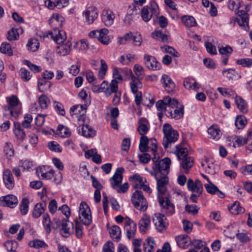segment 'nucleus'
Here are the masks:
<instances>
[{
  "instance_id": "obj_1",
  "label": "nucleus",
  "mask_w": 252,
  "mask_h": 252,
  "mask_svg": "<svg viewBox=\"0 0 252 252\" xmlns=\"http://www.w3.org/2000/svg\"><path fill=\"white\" fill-rule=\"evenodd\" d=\"M154 163L153 169L150 171L152 175L158 177V175L166 176L169 172V167L171 164V160L169 158H165L159 160V156H154L152 158Z\"/></svg>"
},
{
  "instance_id": "obj_2",
  "label": "nucleus",
  "mask_w": 252,
  "mask_h": 252,
  "mask_svg": "<svg viewBox=\"0 0 252 252\" xmlns=\"http://www.w3.org/2000/svg\"><path fill=\"white\" fill-rule=\"evenodd\" d=\"M176 150L174 151H171L176 154L179 160H180V166L184 170V172L188 173V170L192 166L193 158L189 156L188 154V150L186 148H183L182 145L176 146Z\"/></svg>"
},
{
  "instance_id": "obj_3",
  "label": "nucleus",
  "mask_w": 252,
  "mask_h": 252,
  "mask_svg": "<svg viewBox=\"0 0 252 252\" xmlns=\"http://www.w3.org/2000/svg\"><path fill=\"white\" fill-rule=\"evenodd\" d=\"M163 132L164 137L162 144L164 148L168 151H170L172 144L174 143L179 138L178 131L174 129L171 125L165 123L163 126Z\"/></svg>"
},
{
  "instance_id": "obj_4",
  "label": "nucleus",
  "mask_w": 252,
  "mask_h": 252,
  "mask_svg": "<svg viewBox=\"0 0 252 252\" xmlns=\"http://www.w3.org/2000/svg\"><path fill=\"white\" fill-rule=\"evenodd\" d=\"M6 99L7 105L4 106V110L9 112L12 117L17 118L22 110V104L20 100L15 95L7 97Z\"/></svg>"
},
{
  "instance_id": "obj_5",
  "label": "nucleus",
  "mask_w": 252,
  "mask_h": 252,
  "mask_svg": "<svg viewBox=\"0 0 252 252\" xmlns=\"http://www.w3.org/2000/svg\"><path fill=\"white\" fill-rule=\"evenodd\" d=\"M169 107L166 113L167 117L175 120H179L183 117L184 106L179 103L177 99L173 98Z\"/></svg>"
},
{
  "instance_id": "obj_6",
  "label": "nucleus",
  "mask_w": 252,
  "mask_h": 252,
  "mask_svg": "<svg viewBox=\"0 0 252 252\" xmlns=\"http://www.w3.org/2000/svg\"><path fill=\"white\" fill-rule=\"evenodd\" d=\"M131 201L134 207L140 212H145L148 208V202L142 191L138 189L132 193Z\"/></svg>"
},
{
  "instance_id": "obj_7",
  "label": "nucleus",
  "mask_w": 252,
  "mask_h": 252,
  "mask_svg": "<svg viewBox=\"0 0 252 252\" xmlns=\"http://www.w3.org/2000/svg\"><path fill=\"white\" fill-rule=\"evenodd\" d=\"M79 219L80 223L81 222L85 225H89L92 222L91 209L88 204L84 202H82L80 204Z\"/></svg>"
},
{
  "instance_id": "obj_8",
  "label": "nucleus",
  "mask_w": 252,
  "mask_h": 252,
  "mask_svg": "<svg viewBox=\"0 0 252 252\" xmlns=\"http://www.w3.org/2000/svg\"><path fill=\"white\" fill-rule=\"evenodd\" d=\"M159 203L161 207V211L167 216H172L175 213L174 205L171 202L166 195L158 196Z\"/></svg>"
},
{
  "instance_id": "obj_9",
  "label": "nucleus",
  "mask_w": 252,
  "mask_h": 252,
  "mask_svg": "<svg viewBox=\"0 0 252 252\" xmlns=\"http://www.w3.org/2000/svg\"><path fill=\"white\" fill-rule=\"evenodd\" d=\"M109 31L106 28L91 31L89 35L92 38H97V40L104 45H108L111 42V39L108 35Z\"/></svg>"
},
{
  "instance_id": "obj_10",
  "label": "nucleus",
  "mask_w": 252,
  "mask_h": 252,
  "mask_svg": "<svg viewBox=\"0 0 252 252\" xmlns=\"http://www.w3.org/2000/svg\"><path fill=\"white\" fill-rule=\"evenodd\" d=\"M98 16L97 9L94 6L88 7L82 13L84 22L88 25L92 24L97 18Z\"/></svg>"
},
{
  "instance_id": "obj_11",
  "label": "nucleus",
  "mask_w": 252,
  "mask_h": 252,
  "mask_svg": "<svg viewBox=\"0 0 252 252\" xmlns=\"http://www.w3.org/2000/svg\"><path fill=\"white\" fill-rule=\"evenodd\" d=\"M118 81L112 80L111 83L109 85L106 81H103L102 83L98 87V91L99 92H104L107 97L109 96L113 93H116L118 91Z\"/></svg>"
},
{
  "instance_id": "obj_12",
  "label": "nucleus",
  "mask_w": 252,
  "mask_h": 252,
  "mask_svg": "<svg viewBox=\"0 0 252 252\" xmlns=\"http://www.w3.org/2000/svg\"><path fill=\"white\" fill-rule=\"evenodd\" d=\"M44 36L50 37L58 44L63 43L66 39L65 32L57 29H55L53 32L49 31L45 32Z\"/></svg>"
},
{
  "instance_id": "obj_13",
  "label": "nucleus",
  "mask_w": 252,
  "mask_h": 252,
  "mask_svg": "<svg viewBox=\"0 0 252 252\" xmlns=\"http://www.w3.org/2000/svg\"><path fill=\"white\" fill-rule=\"evenodd\" d=\"M153 221L157 229L159 232L165 230L168 224L165 216L160 213L155 214L153 217Z\"/></svg>"
},
{
  "instance_id": "obj_14",
  "label": "nucleus",
  "mask_w": 252,
  "mask_h": 252,
  "mask_svg": "<svg viewBox=\"0 0 252 252\" xmlns=\"http://www.w3.org/2000/svg\"><path fill=\"white\" fill-rule=\"evenodd\" d=\"M155 177L157 182L158 195L163 196L166 195V187L168 183V178L167 175H158V177L155 176Z\"/></svg>"
},
{
  "instance_id": "obj_15",
  "label": "nucleus",
  "mask_w": 252,
  "mask_h": 252,
  "mask_svg": "<svg viewBox=\"0 0 252 252\" xmlns=\"http://www.w3.org/2000/svg\"><path fill=\"white\" fill-rule=\"evenodd\" d=\"M77 127V131L79 134L86 137H94L95 135V131L88 125H85L84 121L79 123Z\"/></svg>"
},
{
  "instance_id": "obj_16",
  "label": "nucleus",
  "mask_w": 252,
  "mask_h": 252,
  "mask_svg": "<svg viewBox=\"0 0 252 252\" xmlns=\"http://www.w3.org/2000/svg\"><path fill=\"white\" fill-rule=\"evenodd\" d=\"M136 229V224L129 218H126L125 220L124 229L128 239H131L135 236Z\"/></svg>"
},
{
  "instance_id": "obj_17",
  "label": "nucleus",
  "mask_w": 252,
  "mask_h": 252,
  "mask_svg": "<svg viewBox=\"0 0 252 252\" xmlns=\"http://www.w3.org/2000/svg\"><path fill=\"white\" fill-rule=\"evenodd\" d=\"M144 60L145 65L149 69L157 70L160 68V63L154 57L146 54L144 56Z\"/></svg>"
},
{
  "instance_id": "obj_18",
  "label": "nucleus",
  "mask_w": 252,
  "mask_h": 252,
  "mask_svg": "<svg viewBox=\"0 0 252 252\" xmlns=\"http://www.w3.org/2000/svg\"><path fill=\"white\" fill-rule=\"evenodd\" d=\"M101 17L104 24L109 27L113 24L115 16L112 10L107 8L102 11Z\"/></svg>"
},
{
  "instance_id": "obj_19",
  "label": "nucleus",
  "mask_w": 252,
  "mask_h": 252,
  "mask_svg": "<svg viewBox=\"0 0 252 252\" xmlns=\"http://www.w3.org/2000/svg\"><path fill=\"white\" fill-rule=\"evenodd\" d=\"M232 141L236 142L237 146L240 147L251 142V144L249 145L247 147L248 150H252V131H250L248 134L247 138H244L241 136H235L232 137Z\"/></svg>"
},
{
  "instance_id": "obj_20",
  "label": "nucleus",
  "mask_w": 252,
  "mask_h": 252,
  "mask_svg": "<svg viewBox=\"0 0 252 252\" xmlns=\"http://www.w3.org/2000/svg\"><path fill=\"white\" fill-rule=\"evenodd\" d=\"M124 171V169L123 167L118 168L114 175L110 178L111 186L113 189H116L122 183L123 179L122 174Z\"/></svg>"
},
{
  "instance_id": "obj_21",
  "label": "nucleus",
  "mask_w": 252,
  "mask_h": 252,
  "mask_svg": "<svg viewBox=\"0 0 252 252\" xmlns=\"http://www.w3.org/2000/svg\"><path fill=\"white\" fill-rule=\"evenodd\" d=\"M187 187L189 190H191L192 193H198V195L201 194L203 185L199 180H196L194 182L192 179H189L187 182Z\"/></svg>"
},
{
  "instance_id": "obj_22",
  "label": "nucleus",
  "mask_w": 252,
  "mask_h": 252,
  "mask_svg": "<svg viewBox=\"0 0 252 252\" xmlns=\"http://www.w3.org/2000/svg\"><path fill=\"white\" fill-rule=\"evenodd\" d=\"M173 98H171L169 96H166L163 98V99L158 100L156 104V107L158 111L165 113H167L168 109L169 108V104H170Z\"/></svg>"
},
{
  "instance_id": "obj_23",
  "label": "nucleus",
  "mask_w": 252,
  "mask_h": 252,
  "mask_svg": "<svg viewBox=\"0 0 252 252\" xmlns=\"http://www.w3.org/2000/svg\"><path fill=\"white\" fill-rule=\"evenodd\" d=\"M3 180L6 188L12 189L15 186V182L11 171L8 169H5L3 173Z\"/></svg>"
},
{
  "instance_id": "obj_24",
  "label": "nucleus",
  "mask_w": 252,
  "mask_h": 252,
  "mask_svg": "<svg viewBox=\"0 0 252 252\" xmlns=\"http://www.w3.org/2000/svg\"><path fill=\"white\" fill-rule=\"evenodd\" d=\"M0 201L4 206L12 208H14L18 204V202L17 197L12 194L1 197Z\"/></svg>"
},
{
  "instance_id": "obj_25",
  "label": "nucleus",
  "mask_w": 252,
  "mask_h": 252,
  "mask_svg": "<svg viewBox=\"0 0 252 252\" xmlns=\"http://www.w3.org/2000/svg\"><path fill=\"white\" fill-rule=\"evenodd\" d=\"M160 81L163 87L168 93L173 91L175 87V84L168 75L163 74L161 76Z\"/></svg>"
},
{
  "instance_id": "obj_26",
  "label": "nucleus",
  "mask_w": 252,
  "mask_h": 252,
  "mask_svg": "<svg viewBox=\"0 0 252 252\" xmlns=\"http://www.w3.org/2000/svg\"><path fill=\"white\" fill-rule=\"evenodd\" d=\"M84 109L82 105H77L73 106L70 109V114L72 117L76 118L78 121L80 123L84 121L85 115L84 114H80V111Z\"/></svg>"
},
{
  "instance_id": "obj_27",
  "label": "nucleus",
  "mask_w": 252,
  "mask_h": 252,
  "mask_svg": "<svg viewBox=\"0 0 252 252\" xmlns=\"http://www.w3.org/2000/svg\"><path fill=\"white\" fill-rule=\"evenodd\" d=\"M151 223L150 217L147 214L143 215L138 222L139 230L142 233H145L150 228Z\"/></svg>"
},
{
  "instance_id": "obj_28",
  "label": "nucleus",
  "mask_w": 252,
  "mask_h": 252,
  "mask_svg": "<svg viewBox=\"0 0 252 252\" xmlns=\"http://www.w3.org/2000/svg\"><path fill=\"white\" fill-rule=\"evenodd\" d=\"M54 171L53 169L47 170L45 166L38 167L36 169V174L37 176L42 179L49 180L54 176Z\"/></svg>"
},
{
  "instance_id": "obj_29",
  "label": "nucleus",
  "mask_w": 252,
  "mask_h": 252,
  "mask_svg": "<svg viewBox=\"0 0 252 252\" xmlns=\"http://www.w3.org/2000/svg\"><path fill=\"white\" fill-rule=\"evenodd\" d=\"M60 44L57 47V53L60 56H65L69 54L72 45L71 41L68 40L65 43H63Z\"/></svg>"
},
{
  "instance_id": "obj_30",
  "label": "nucleus",
  "mask_w": 252,
  "mask_h": 252,
  "mask_svg": "<svg viewBox=\"0 0 252 252\" xmlns=\"http://www.w3.org/2000/svg\"><path fill=\"white\" fill-rule=\"evenodd\" d=\"M175 239L178 246L183 249H186L190 244V239L186 234L176 236Z\"/></svg>"
},
{
  "instance_id": "obj_31",
  "label": "nucleus",
  "mask_w": 252,
  "mask_h": 252,
  "mask_svg": "<svg viewBox=\"0 0 252 252\" xmlns=\"http://www.w3.org/2000/svg\"><path fill=\"white\" fill-rule=\"evenodd\" d=\"M149 130V123L144 118H141L138 121L137 130L141 136H144Z\"/></svg>"
},
{
  "instance_id": "obj_32",
  "label": "nucleus",
  "mask_w": 252,
  "mask_h": 252,
  "mask_svg": "<svg viewBox=\"0 0 252 252\" xmlns=\"http://www.w3.org/2000/svg\"><path fill=\"white\" fill-rule=\"evenodd\" d=\"M235 102L239 111L246 114L248 112V105L246 101L240 96L236 95L235 97Z\"/></svg>"
},
{
  "instance_id": "obj_33",
  "label": "nucleus",
  "mask_w": 252,
  "mask_h": 252,
  "mask_svg": "<svg viewBox=\"0 0 252 252\" xmlns=\"http://www.w3.org/2000/svg\"><path fill=\"white\" fill-rule=\"evenodd\" d=\"M216 42V39L213 36L209 37L208 40L205 42L206 50L209 54L212 55L217 54L216 46L214 45Z\"/></svg>"
},
{
  "instance_id": "obj_34",
  "label": "nucleus",
  "mask_w": 252,
  "mask_h": 252,
  "mask_svg": "<svg viewBox=\"0 0 252 252\" xmlns=\"http://www.w3.org/2000/svg\"><path fill=\"white\" fill-rule=\"evenodd\" d=\"M201 164L205 171L208 173L214 174L215 173V166L213 159L205 158L202 161Z\"/></svg>"
},
{
  "instance_id": "obj_35",
  "label": "nucleus",
  "mask_w": 252,
  "mask_h": 252,
  "mask_svg": "<svg viewBox=\"0 0 252 252\" xmlns=\"http://www.w3.org/2000/svg\"><path fill=\"white\" fill-rule=\"evenodd\" d=\"M222 73L229 80L239 79L241 78V74L233 68L225 69L222 71Z\"/></svg>"
},
{
  "instance_id": "obj_36",
  "label": "nucleus",
  "mask_w": 252,
  "mask_h": 252,
  "mask_svg": "<svg viewBox=\"0 0 252 252\" xmlns=\"http://www.w3.org/2000/svg\"><path fill=\"white\" fill-rule=\"evenodd\" d=\"M184 86L188 90H194L198 91L200 88V85L195 81L194 79L190 77H187L184 79Z\"/></svg>"
},
{
  "instance_id": "obj_37",
  "label": "nucleus",
  "mask_w": 252,
  "mask_h": 252,
  "mask_svg": "<svg viewBox=\"0 0 252 252\" xmlns=\"http://www.w3.org/2000/svg\"><path fill=\"white\" fill-rule=\"evenodd\" d=\"M22 127L19 122L14 123V134L17 139L20 140H23L26 136V133Z\"/></svg>"
},
{
  "instance_id": "obj_38",
  "label": "nucleus",
  "mask_w": 252,
  "mask_h": 252,
  "mask_svg": "<svg viewBox=\"0 0 252 252\" xmlns=\"http://www.w3.org/2000/svg\"><path fill=\"white\" fill-rule=\"evenodd\" d=\"M208 133L210 138L218 140L221 136V132L217 125H213L208 129Z\"/></svg>"
},
{
  "instance_id": "obj_39",
  "label": "nucleus",
  "mask_w": 252,
  "mask_h": 252,
  "mask_svg": "<svg viewBox=\"0 0 252 252\" xmlns=\"http://www.w3.org/2000/svg\"><path fill=\"white\" fill-rule=\"evenodd\" d=\"M129 180L132 182V186L135 189H140L142 184L146 182L145 178H143L138 174L129 177Z\"/></svg>"
},
{
  "instance_id": "obj_40",
  "label": "nucleus",
  "mask_w": 252,
  "mask_h": 252,
  "mask_svg": "<svg viewBox=\"0 0 252 252\" xmlns=\"http://www.w3.org/2000/svg\"><path fill=\"white\" fill-rule=\"evenodd\" d=\"M130 86L132 93L135 94L138 92V90L142 87V84L139 79L133 75L131 76V81L130 82Z\"/></svg>"
},
{
  "instance_id": "obj_41",
  "label": "nucleus",
  "mask_w": 252,
  "mask_h": 252,
  "mask_svg": "<svg viewBox=\"0 0 252 252\" xmlns=\"http://www.w3.org/2000/svg\"><path fill=\"white\" fill-rule=\"evenodd\" d=\"M228 208L230 212L234 215L242 214L244 213L245 211V209L241 206L240 203L237 201L234 202L231 206L228 207Z\"/></svg>"
},
{
  "instance_id": "obj_42",
  "label": "nucleus",
  "mask_w": 252,
  "mask_h": 252,
  "mask_svg": "<svg viewBox=\"0 0 252 252\" xmlns=\"http://www.w3.org/2000/svg\"><path fill=\"white\" fill-rule=\"evenodd\" d=\"M109 233L112 239L117 242L120 240L121 231L119 226L117 225H113L110 228Z\"/></svg>"
},
{
  "instance_id": "obj_43",
  "label": "nucleus",
  "mask_w": 252,
  "mask_h": 252,
  "mask_svg": "<svg viewBox=\"0 0 252 252\" xmlns=\"http://www.w3.org/2000/svg\"><path fill=\"white\" fill-rule=\"evenodd\" d=\"M153 37L163 42H168L169 36L161 31H156L152 33Z\"/></svg>"
},
{
  "instance_id": "obj_44",
  "label": "nucleus",
  "mask_w": 252,
  "mask_h": 252,
  "mask_svg": "<svg viewBox=\"0 0 252 252\" xmlns=\"http://www.w3.org/2000/svg\"><path fill=\"white\" fill-rule=\"evenodd\" d=\"M45 205L41 203H37L33 210L32 216L35 218H38L42 214H44Z\"/></svg>"
},
{
  "instance_id": "obj_45",
  "label": "nucleus",
  "mask_w": 252,
  "mask_h": 252,
  "mask_svg": "<svg viewBox=\"0 0 252 252\" xmlns=\"http://www.w3.org/2000/svg\"><path fill=\"white\" fill-rule=\"evenodd\" d=\"M156 247L154 240L152 238H148L143 244L144 252H153Z\"/></svg>"
},
{
  "instance_id": "obj_46",
  "label": "nucleus",
  "mask_w": 252,
  "mask_h": 252,
  "mask_svg": "<svg viewBox=\"0 0 252 252\" xmlns=\"http://www.w3.org/2000/svg\"><path fill=\"white\" fill-rule=\"evenodd\" d=\"M51 82L48 81L43 78H40L38 82V88L40 92H44L48 90L51 86Z\"/></svg>"
},
{
  "instance_id": "obj_47",
  "label": "nucleus",
  "mask_w": 252,
  "mask_h": 252,
  "mask_svg": "<svg viewBox=\"0 0 252 252\" xmlns=\"http://www.w3.org/2000/svg\"><path fill=\"white\" fill-rule=\"evenodd\" d=\"M181 19L182 22L187 27H194L197 24L195 19L191 16L185 15Z\"/></svg>"
},
{
  "instance_id": "obj_48",
  "label": "nucleus",
  "mask_w": 252,
  "mask_h": 252,
  "mask_svg": "<svg viewBox=\"0 0 252 252\" xmlns=\"http://www.w3.org/2000/svg\"><path fill=\"white\" fill-rule=\"evenodd\" d=\"M42 223L44 229L47 233L51 231V221L48 214L45 213L42 216Z\"/></svg>"
},
{
  "instance_id": "obj_49",
  "label": "nucleus",
  "mask_w": 252,
  "mask_h": 252,
  "mask_svg": "<svg viewBox=\"0 0 252 252\" xmlns=\"http://www.w3.org/2000/svg\"><path fill=\"white\" fill-rule=\"evenodd\" d=\"M129 33L130 34L129 40L132 41V43L134 45L140 46L142 42L141 34L138 32L134 33L129 32Z\"/></svg>"
},
{
  "instance_id": "obj_50",
  "label": "nucleus",
  "mask_w": 252,
  "mask_h": 252,
  "mask_svg": "<svg viewBox=\"0 0 252 252\" xmlns=\"http://www.w3.org/2000/svg\"><path fill=\"white\" fill-rule=\"evenodd\" d=\"M29 246L35 249H39L41 248H47V245L42 240L38 239H34L28 243Z\"/></svg>"
},
{
  "instance_id": "obj_51",
  "label": "nucleus",
  "mask_w": 252,
  "mask_h": 252,
  "mask_svg": "<svg viewBox=\"0 0 252 252\" xmlns=\"http://www.w3.org/2000/svg\"><path fill=\"white\" fill-rule=\"evenodd\" d=\"M100 63L101 66L99 69L97 76L99 79L102 80L106 75L108 69V66L103 60H101Z\"/></svg>"
},
{
  "instance_id": "obj_52",
  "label": "nucleus",
  "mask_w": 252,
  "mask_h": 252,
  "mask_svg": "<svg viewBox=\"0 0 252 252\" xmlns=\"http://www.w3.org/2000/svg\"><path fill=\"white\" fill-rule=\"evenodd\" d=\"M153 15L150 12L148 6H144L141 9V17L146 22H148L152 18Z\"/></svg>"
},
{
  "instance_id": "obj_53",
  "label": "nucleus",
  "mask_w": 252,
  "mask_h": 252,
  "mask_svg": "<svg viewBox=\"0 0 252 252\" xmlns=\"http://www.w3.org/2000/svg\"><path fill=\"white\" fill-rule=\"evenodd\" d=\"M247 123V121L244 116H238L236 117L235 125L238 129H243L244 128Z\"/></svg>"
},
{
  "instance_id": "obj_54",
  "label": "nucleus",
  "mask_w": 252,
  "mask_h": 252,
  "mask_svg": "<svg viewBox=\"0 0 252 252\" xmlns=\"http://www.w3.org/2000/svg\"><path fill=\"white\" fill-rule=\"evenodd\" d=\"M149 139L146 136H141L140 139L139 150L142 152H146L148 150V144Z\"/></svg>"
},
{
  "instance_id": "obj_55",
  "label": "nucleus",
  "mask_w": 252,
  "mask_h": 252,
  "mask_svg": "<svg viewBox=\"0 0 252 252\" xmlns=\"http://www.w3.org/2000/svg\"><path fill=\"white\" fill-rule=\"evenodd\" d=\"M73 227L71 223L63 221L62 223V228L61 229V234L63 237H67L70 234V226Z\"/></svg>"
},
{
  "instance_id": "obj_56",
  "label": "nucleus",
  "mask_w": 252,
  "mask_h": 252,
  "mask_svg": "<svg viewBox=\"0 0 252 252\" xmlns=\"http://www.w3.org/2000/svg\"><path fill=\"white\" fill-rule=\"evenodd\" d=\"M38 103L41 109H46L50 103L49 98L45 94H42L38 98Z\"/></svg>"
},
{
  "instance_id": "obj_57",
  "label": "nucleus",
  "mask_w": 252,
  "mask_h": 252,
  "mask_svg": "<svg viewBox=\"0 0 252 252\" xmlns=\"http://www.w3.org/2000/svg\"><path fill=\"white\" fill-rule=\"evenodd\" d=\"M28 50L34 52L36 51L39 47V42L38 40L35 38H32L29 40L27 43Z\"/></svg>"
},
{
  "instance_id": "obj_58",
  "label": "nucleus",
  "mask_w": 252,
  "mask_h": 252,
  "mask_svg": "<svg viewBox=\"0 0 252 252\" xmlns=\"http://www.w3.org/2000/svg\"><path fill=\"white\" fill-rule=\"evenodd\" d=\"M29 200L27 198H24L20 205V212L22 215H25L29 210Z\"/></svg>"
},
{
  "instance_id": "obj_59",
  "label": "nucleus",
  "mask_w": 252,
  "mask_h": 252,
  "mask_svg": "<svg viewBox=\"0 0 252 252\" xmlns=\"http://www.w3.org/2000/svg\"><path fill=\"white\" fill-rule=\"evenodd\" d=\"M7 252H14L16 251L18 248V243L14 240L7 241L4 244Z\"/></svg>"
},
{
  "instance_id": "obj_60",
  "label": "nucleus",
  "mask_w": 252,
  "mask_h": 252,
  "mask_svg": "<svg viewBox=\"0 0 252 252\" xmlns=\"http://www.w3.org/2000/svg\"><path fill=\"white\" fill-rule=\"evenodd\" d=\"M78 96L81 101L84 102V104L87 106L90 104L91 99L90 96L88 95L87 92L84 90H82L78 94Z\"/></svg>"
},
{
  "instance_id": "obj_61",
  "label": "nucleus",
  "mask_w": 252,
  "mask_h": 252,
  "mask_svg": "<svg viewBox=\"0 0 252 252\" xmlns=\"http://www.w3.org/2000/svg\"><path fill=\"white\" fill-rule=\"evenodd\" d=\"M17 29L11 28L7 32V39L9 41L16 40L19 37Z\"/></svg>"
},
{
  "instance_id": "obj_62",
  "label": "nucleus",
  "mask_w": 252,
  "mask_h": 252,
  "mask_svg": "<svg viewBox=\"0 0 252 252\" xmlns=\"http://www.w3.org/2000/svg\"><path fill=\"white\" fill-rule=\"evenodd\" d=\"M161 50L162 52L165 53H168L175 57L179 56V54L175 49L171 46L168 45H164L160 47Z\"/></svg>"
},
{
  "instance_id": "obj_63",
  "label": "nucleus",
  "mask_w": 252,
  "mask_h": 252,
  "mask_svg": "<svg viewBox=\"0 0 252 252\" xmlns=\"http://www.w3.org/2000/svg\"><path fill=\"white\" fill-rule=\"evenodd\" d=\"M20 166L22 167L24 170L30 171L32 169L33 163L32 160L29 159H24L20 160Z\"/></svg>"
},
{
  "instance_id": "obj_64",
  "label": "nucleus",
  "mask_w": 252,
  "mask_h": 252,
  "mask_svg": "<svg viewBox=\"0 0 252 252\" xmlns=\"http://www.w3.org/2000/svg\"><path fill=\"white\" fill-rule=\"evenodd\" d=\"M0 51L9 56L13 55L12 50L9 43H2L0 47Z\"/></svg>"
}]
</instances>
